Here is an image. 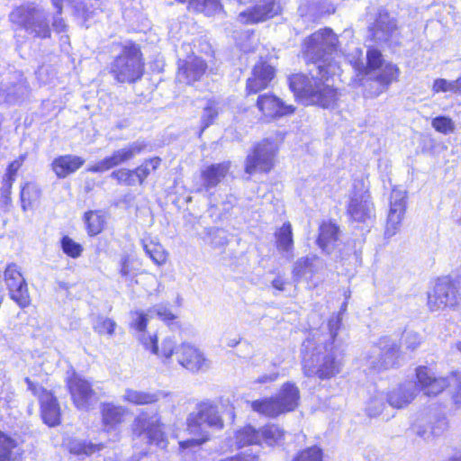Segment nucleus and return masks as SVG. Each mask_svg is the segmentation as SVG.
I'll return each mask as SVG.
<instances>
[{"mask_svg": "<svg viewBox=\"0 0 461 461\" xmlns=\"http://www.w3.org/2000/svg\"><path fill=\"white\" fill-rule=\"evenodd\" d=\"M16 180L2 176L0 186V200L3 203L8 204L11 202L13 185Z\"/></svg>", "mask_w": 461, "mask_h": 461, "instance_id": "obj_52", "label": "nucleus"}, {"mask_svg": "<svg viewBox=\"0 0 461 461\" xmlns=\"http://www.w3.org/2000/svg\"><path fill=\"white\" fill-rule=\"evenodd\" d=\"M176 351L175 342L171 339H165L160 347L158 345V353H154V355L160 358L168 359L173 354H176Z\"/></svg>", "mask_w": 461, "mask_h": 461, "instance_id": "obj_53", "label": "nucleus"}, {"mask_svg": "<svg viewBox=\"0 0 461 461\" xmlns=\"http://www.w3.org/2000/svg\"><path fill=\"white\" fill-rule=\"evenodd\" d=\"M250 408L260 416L277 418L283 415L274 395L263 397L250 402Z\"/></svg>", "mask_w": 461, "mask_h": 461, "instance_id": "obj_32", "label": "nucleus"}, {"mask_svg": "<svg viewBox=\"0 0 461 461\" xmlns=\"http://www.w3.org/2000/svg\"><path fill=\"white\" fill-rule=\"evenodd\" d=\"M52 26L57 33H62L67 31V25L61 17L54 19L52 22Z\"/></svg>", "mask_w": 461, "mask_h": 461, "instance_id": "obj_58", "label": "nucleus"}, {"mask_svg": "<svg viewBox=\"0 0 461 461\" xmlns=\"http://www.w3.org/2000/svg\"><path fill=\"white\" fill-rule=\"evenodd\" d=\"M147 146V143L144 141L132 142L128 147L114 150L110 156L90 166L87 170L94 174L108 171L132 160L137 155L143 153Z\"/></svg>", "mask_w": 461, "mask_h": 461, "instance_id": "obj_17", "label": "nucleus"}, {"mask_svg": "<svg viewBox=\"0 0 461 461\" xmlns=\"http://www.w3.org/2000/svg\"><path fill=\"white\" fill-rule=\"evenodd\" d=\"M60 248L63 253L71 258H79L84 251L83 246L68 235H64L60 239Z\"/></svg>", "mask_w": 461, "mask_h": 461, "instance_id": "obj_47", "label": "nucleus"}, {"mask_svg": "<svg viewBox=\"0 0 461 461\" xmlns=\"http://www.w3.org/2000/svg\"><path fill=\"white\" fill-rule=\"evenodd\" d=\"M454 389L449 398L452 406L461 409V370L453 369L446 376L437 375L428 366H418L414 372L415 388L428 398H437L451 385Z\"/></svg>", "mask_w": 461, "mask_h": 461, "instance_id": "obj_5", "label": "nucleus"}, {"mask_svg": "<svg viewBox=\"0 0 461 461\" xmlns=\"http://www.w3.org/2000/svg\"><path fill=\"white\" fill-rule=\"evenodd\" d=\"M255 107L264 122H272L295 113V106L287 104L282 98L273 92L258 94Z\"/></svg>", "mask_w": 461, "mask_h": 461, "instance_id": "obj_14", "label": "nucleus"}, {"mask_svg": "<svg viewBox=\"0 0 461 461\" xmlns=\"http://www.w3.org/2000/svg\"><path fill=\"white\" fill-rule=\"evenodd\" d=\"M432 92L434 94L439 93H452L461 95V74L452 81L445 78H437L433 81Z\"/></svg>", "mask_w": 461, "mask_h": 461, "instance_id": "obj_43", "label": "nucleus"}, {"mask_svg": "<svg viewBox=\"0 0 461 461\" xmlns=\"http://www.w3.org/2000/svg\"><path fill=\"white\" fill-rule=\"evenodd\" d=\"M34 36L40 39H49L51 36V30L46 20H35L32 29Z\"/></svg>", "mask_w": 461, "mask_h": 461, "instance_id": "obj_54", "label": "nucleus"}, {"mask_svg": "<svg viewBox=\"0 0 461 461\" xmlns=\"http://www.w3.org/2000/svg\"><path fill=\"white\" fill-rule=\"evenodd\" d=\"M41 188L32 183L26 182L21 186L20 191V202L23 211H26L28 208H32V205L40 199L41 197Z\"/></svg>", "mask_w": 461, "mask_h": 461, "instance_id": "obj_39", "label": "nucleus"}, {"mask_svg": "<svg viewBox=\"0 0 461 461\" xmlns=\"http://www.w3.org/2000/svg\"><path fill=\"white\" fill-rule=\"evenodd\" d=\"M140 342L145 349L149 350L152 354L158 353V337L156 335H142Z\"/></svg>", "mask_w": 461, "mask_h": 461, "instance_id": "obj_57", "label": "nucleus"}, {"mask_svg": "<svg viewBox=\"0 0 461 461\" xmlns=\"http://www.w3.org/2000/svg\"><path fill=\"white\" fill-rule=\"evenodd\" d=\"M260 441L276 447L285 441L286 431L278 423H266L259 429Z\"/></svg>", "mask_w": 461, "mask_h": 461, "instance_id": "obj_31", "label": "nucleus"}, {"mask_svg": "<svg viewBox=\"0 0 461 461\" xmlns=\"http://www.w3.org/2000/svg\"><path fill=\"white\" fill-rule=\"evenodd\" d=\"M447 461H461V455L451 456L448 458Z\"/></svg>", "mask_w": 461, "mask_h": 461, "instance_id": "obj_63", "label": "nucleus"}, {"mask_svg": "<svg viewBox=\"0 0 461 461\" xmlns=\"http://www.w3.org/2000/svg\"><path fill=\"white\" fill-rule=\"evenodd\" d=\"M416 398L415 392L403 384L390 390L386 393V401L390 406L395 409H402L411 403Z\"/></svg>", "mask_w": 461, "mask_h": 461, "instance_id": "obj_29", "label": "nucleus"}, {"mask_svg": "<svg viewBox=\"0 0 461 461\" xmlns=\"http://www.w3.org/2000/svg\"><path fill=\"white\" fill-rule=\"evenodd\" d=\"M449 428V421L446 416H439L431 427V433L439 436L447 431Z\"/></svg>", "mask_w": 461, "mask_h": 461, "instance_id": "obj_56", "label": "nucleus"}, {"mask_svg": "<svg viewBox=\"0 0 461 461\" xmlns=\"http://www.w3.org/2000/svg\"><path fill=\"white\" fill-rule=\"evenodd\" d=\"M276 247L277 249L285 252H293L294 250V236L292 225L289 221H285L275 233Z\"/></svg>", "mask_w": 461, "mask_h": 461, "instance_id": "obj_38", "label": "nucleus"}, {"mask_svg": "<svg viewBox=\"0 0 461 461\" xmlns=\"http://www.w3.org/2000/svg\"><path fill=\"white\" fill-rule=\"evenodd\" d=\"M334 74L330 63L317 66L316 75L294 73L288 77V86L294 99L306 105L321 109H334L338 106L341 90L333 84Z\"/></svg>", "mask_w": 461, "mask_h": 461, "instance_id": "obj_1", "label": "nucleus"}, {"mask_svg": "<svg viewBox=\"0 0 461 461\" xmlns=\"http://www.w3.org/2000/svg\"><path fill=\"white\" fill-rule=\"evenodd\" d=\"M27 389L38 399L41 418L44 424L52 428L61 424L62 412L58 398L51 390H48L41 384L29 377L24 378Z\"/></svg>", "mask_w": 461, "mask_h": 461, "instance_id": "obj_9", "label": "nucleus"}, {"mask_svg": "<svg viewBox=\"0 0 461 461\" xmlns=\"http://www.w3.org/2000/svg\"><path fill=\"white\" fill-rule=\"evenodd\" d=\"M231 167L230 161L210 164L200 172L203 188L208 191L216 187L229 174Z\"/></svg>", "mask_w": 461, "mask_h": 461, "instance_id": "obj_25", "label": "nucleus"}, {"mask_svg": "<svg viewBox=\"0 0 461 461\" xmlns=\"http://www.w3.org/2000/svg\"><path fill=\"white\" fill-rule=\"evenodd\" d=\"M163 428L164 424L159 414H149L142 411L133 420L131 429L137 438L145 435L149 443H159L165 438Z\"/></svg>", "mask_w": 461, "mask_h": 461, "instance_id": "obj_18", "label": "nucleus"}, {"mask_svg": "<svg viewBox=\"0 0 461 461\" xmlns=\"http://www.w3.org/2000/svg\"><path fill=\"white\" fill-rule=\"evenodd\" d=\"M219 104V102L213 98L207 100L206 104L203 108L201 116L199 137L203 135L206 129L216 122L221 112Z\"/></svg>", "mask_w": 461, "mask_h": 461, "instance_id": "obj_35", "label": "nucleus"}, {"mask_svg": "<svg viewBox=\"0 0 461 461\" xmlns=\"http://www.w3.org/2000/svg\"><path fill=\"white\" fill-rule=\"evenodd\" d=\"M117 323L113 318L99 315L96 318L94 330L100 336L113 337L115 335Z\"/></svg>", "mask_w": 461, "mask_h": 461, "instance_id": "obj_46", "label": "nucleus"}, {"mask_svg": "<svg viewBox=\"0 0 461 461\" xmlns=\"http://www.w3.org/2000/svg\"><path fill=\"white\" fill-rule=\"evenodd\" d=\"M278 151L277 144L269 138L256 142L246 156L244 172L249 176L269 174L276 167Z\"/></svg>", "mask_w": 461, "mask_h": 461, "instance_id": "obj_8", "label": "nucleus"}, {"mask_svg": "<svg viewBox=\"0 0 461 461\" xmlns=\"http://www.w3.org/2000/svg\"><path fill=\"white\" fill-rule=\"evenodd\" d=\"M336 12V6L332 5L328 11L327 14H333Z\"/></svg>", "mask_w": 461, "mask_h": 461, "instance_id": "obj_64", "label": "nucleus"}, {"mask_svg": "<svg viewBox=\"0 0 461 461\" xmlns=\"http://www.w3.org/2000/svg\"><path fill=\"white\" fill-rule=\"evenodd\" d=\"M328 326L330 331L332 332V339H334L337 336V331L340 327V320L339 319H330L328 321Z\"/></svg>", "mask_w": 461, "mask_h": 461, "instance_id": "obj_61", "label": "nucleus"}, {"mask_svg": "<svg viewBox=\"0 0 461 461\" xmlns=\"http://www.w3.org/2000/svg\"><path fill=\"white\" fill-rule=\"evenodd\" d=\"M286 284L287 282L281 276H277L271 282L272 286L279 292L285 291Z\"/></svg>", "mask_w": 461, "mask_h": 461, "instance_id": "obj_59", "label": "nucleus"}, {"mask_svg": "<svg viewBox=\"0 0 461 461\" xmlns=\"http://www.w3.org/2000/svg\"><path fill=\"white\" fill-rule=\"evenodd\" d=\"M220 461H258V456L256 455H252L249 458H247L243 455L239 454L233 456L221 459Z\"/></svg>", "mask_w": 461, "mask_h": 461, "instance_id": "obj_60", "label": "nucleus"}, {"mask_svg": "<svg viewBox=\"0 0 461 461\" xmlns=\"http://www.w3.org/2000/svg\"><path fill=\"white\" fill-rule=\"evenodd\" d=\"M4 280L11 300L22 309L31 305L32 299L28 285L17 264L10 263L5 267Z\"/></svg>", "mask_w": 461, "mask_h": 461, "instance_id": "obj_16", "label": "nucleus"}, {"mask_svg": "<svg viewBox=\"0 0 461 461\" xmlns=\"http://www.w3.org/2000/svg\"><path fill=\"white\" fill-rule=\"evenodd\" d=\"M65 384L70 401L77 410L88 411L97 400L93 383L75 370L68 373Z\"/></svg>", "mask_w": 461, "mask_h": 461, "instance_id": "obj_11", "label": "nucleus"}, {"mask_svg": "<svg viewBox=\"0 0 461 461\" xmlns=\"http://www.w3.org/2000/svg\"><path fill=\"white\" fill-rule=\"evenodd\" d=\"M337 41L338 37L330 27L321 28L307 36L302 44V53L306 65L324 61L327 50Z\"/></svg>", "mask_w": 461, "mask_h": 461, "instance_id": "obj_10", "label": "nucleus"}, {"mask_svg": "<svg viewBox=\"0 0 461 461\" xmlns=\"http://www.w3.org/2000/svg\"><path fill=\"white\" fill-rule=\"evenodd\" d=\"M162 159L158 156H153L144 159L134 168L119 167L111 173V178L118 185L131 187L136 185H142L152 172L161 166Z\"/></svg>", "mask_w": 461, "mask_h": 461, "instance_id": "obj_13", "label": "nucleus"}, {"mask_svg": "<svg viewBox=\"0 0 461 461\" xmlns=\"http://www.w3.org/2000/svg\"><path fill=\"white\" fill-rule=\"evenodd\" d=\"M317 257H303L298 258L293 266L292 276L294 282H300L302 278L308 273L312 276L315 275L317 270L313 265Z\"/></svg>", "mask_w": 461, "mask_h": 461, "instance_id": "obj_40", "label": "nucleus"}, {"mask_svg": "<svg viewBox=\"0 0 461 461\" xmlns=\"http://www.w3.org/2000/svg\"><path fill=\"white\" fill-rule=\"evenodd\" d=\"M324 452L319 445H313L299 450L292 461H323Z\"/></svg>", "mask_w": 461, "mask_h": 461, "instance_id": "obj_45", "label": "nucleus"}, {"mask_svg": "<svg viewBox=\"0 0 461 461\" xmlns=\"http://www.w3.org/2000/svg\"><path fill=\"white\" fill-rule=\"evenodd\" d=\"M283 414L292 412L300 404L301 393L299 387L293 382L284 383L277 394L274 395Z\"/></svg>", "mask_w": 461, "mask_h": 461, "instance_id": "obj_21", "label": "nucleus"}, {"mask_svg": "<svg viewBox=\"0 0 461 461\" xmlns=\"http://www.w3.org/2000/svg\"><path fill=\"white\" fill-rule=\"evenodd\" d=\"M431 125L434 130L442 134L451 133L455 129L454 122L450 117L439 115L432 119Z\"/></svg>", "mask_w": 461, "mask_h": 461, "instance_id": "obj_50", "label": "nucleus"}, {"mask_svg": "<svg viewBox=\"0 0 461 461\" xmlns=\"http://www.w3.org/2000/svg\"><path fill=\"white\" fill-rule=\"evenodd\" d=\"M340 228L335 220H323L318 228L316 238L317 246L325 252L330 253L331 247H334L339 240Z\"/></svg>", "mask_w": 461, "mask_h": 461, "instance_id": "obj_24", "label": "nucleus"}, {"mask_svg": "<svg viewBox=\"0 0 461 461\" xmlns=\"http://www.w3.org/2000/svg\"><path fill=\"white\" fill-rule=\"evenodd\" d=\"M85 158L80 156L59 155L52 160L50 168L58 178L63 179L75 174L85 165Z\"/></svg>", "mask_w": 461, "mask_h": 461, "instance_id": "obj_22", "label": "nucleus"}, {"mask_svg": "<svg viewBox=\"0 0 461 461\" xmlns=\"http://www.w3.org/2000/svg\"><path fill=\"white\" fill-rule=\"evenodd\" d=\"M343 361L332 348L316 346L312 353H304L302 360L303 373L307 377L321 381L331 380L343 370Z\"/></svg>", "mask_w": 461, "mask_h": 461, "instance_id": "obj_6", "label": "nucleus"}, {"mask_svg": "<svg viewBox=\"0 0 461 461\" xmlns=\"http://www.w3.org/2000/svg\"><path fill=\"white\" fill-rule=\"evenodd\" d=\"M120 51L108 67V73L117 84L135 85L141 81L146 74V59L142 47L129 40L118 44Z\"/></svg>", "mask_w": 461, "mask_h": 461, "instance_id": "obj_4", "label": "nucleus"}, {"mask_svg": "<svg viewBox=\"0 0 461 461\" xmlns=\"http://www.w3.org/2000/svg\"><path fill=\"white\" fill-rule=\"evenodd\" d=\"M400 359V347L393 343L387 348L382 349L378 361L373 366V368L381 373L393 368H397Z\"/></svg>", "mask_w": 461, "mask_h": 461, "instance_id": "obj_30", "label": "nucleus"}, {"mask_svg": "<svg viewBox=\"0 0 461 461\" xmlns=\"http://www.w3.org/2000/svg\"><path fill=\"white\" fill-rule=\"evenodd\" d=\"M176 80L187 86H194L196 83L212 74V68L202 57L190 53L184 59L176 60Z\"/></svg>", "mask_w": 461, "mask_h": 461, "instance_id": "obj_12", "label": "nucleus"}, {"mask_svg": "<svg viewBox=\"0 0 461 461\" xmlns=\"http://www.w3.org/2000/svg\"><path fill=\"white\" fill-rule=\"evenodd\" d=\"M108 215L104 210H87L82 215L85 230L88 237L94 238L104 231Z\"/></svg>", "mask_w": 461, "mask_h": 461, "instance_id": "obj_26", "label": "nucleus"}, {"mask_svg": "<svg viewBox=\"0 0 461 461\" xmlns=\"http://www.w3.org/2000/svg\"><path fill=\"white\" fill-rule=\"evenodd\" d=\"M16 446L14 438L0 430V461H14L13 449Z\"/></svg>", "mask_w": 461, "mask_h": 461, "instance_id": "obj_48", "label": "nucleus"}, {"mask_svg": "<svg viewBox=\"0 0 461 461\" xmlns=\"http://www.w3.org/2000/svg\"><path fill=\"white\" fill-rule=\"evenodd\" d=\"M276 77V68L266 58H259L245 81V95L251 96L268 89Z\"/></svg>", "mask_w": 461, "mask_h": 461, "instance_id": "obj_15", "label": "nucleus"}, {"mask_svg": "<svg viewBox=\"0 0 461 461\" xmlns=\"http://www.w3.org/2000/svg\"><path fill=\"white\" fill-rule=\"evenodd\" d=\"M203 425L215 430L223 429L225 425L219 404L209 399L199 402L195 406V411L188 414L185 429L189 435L194 438L180 441V450L200 447L211 439V436Z\"/></svg>", "mask_w": 461, "mask_h": 461, "instance_id": "obj_3", "label": "nucleus"}, {"mask_svg": "<svg viewBox=\"0 0 461 461\" xmlns=\"http://www.w3.org/2000/svg\"><path fill=\"white\" fill-rule=\"evenodd\" d=\"M37 13L35 7L19 5L10 13L9 21L18 29L30 31L33 27Z\"/></svg>", "mask_w": 461, "mask_h": 461, "instance_id": "obj_28", "label": "nucleus"}, {"mask_svg": "<svg viewBox=\"0 0 461 461\" xmlns=\"http://www.w3.org/2000/svg\"><path fill=\"white\" fill-rule=\"evenodd\" d=\"M131 316L130 328L138 332L146 331L149 321L148 313L142 310H136L131 312Z\"/></svg>", "mask_w": 461, "mask_h": 461, "instance_id": "obj_49", "label": "nucleus"}, {"mask_svg": "<svg viewBox=\"0 0 461 461\" xmlns=\"http://www.w3.org/2000/svg\"><path fill=\"white\" fill-rule=\"evenodd\" d=\"M141 267L142 262L140 259L126 255L121 259L119 273L125 278L132 279L144 273L141 270Z\"/></svg>", "mask_w": 461, "mask_h": 461, "instance_id": "obj_41", "label": "nucleus"}, {"mask_svg": "<svg viewBox=\"0 0 461 461\" xmlns=\"http://www.w3.org/2000/svg\"><path fill=\"white\" fill-rule=\"evenodd\" d=\"M397 30V26L395 24H388V31L390 33L395 32Z\"/></svg>", "mask_w": 461, "mask_h": 461, "instance_id": "obj_62", "label": "nucleus"}, {"mask_svg": "<svg viewBox=\"0 0 461 461\" xmlns=\"http://www.w3.org/2000/svg\"><path fill=\"white\" fill-rule=\"evenodd\" d=\"M129 411L122 405L113 402H104L100 404V417L103 429L109 432L120 428L126 420Z\"/></svg>", "mask_w": 461, "mask_h": 461, "instance_id": "obj_20", "label": "nucleus"}, {"mask_svg": "<svg viewBox=\"0 0 461 461\" xmlns=\"http://www.w3.org/2000/svg\"><path fill=\"white\" fill-rule=\"evenodd\" d=\"M176 356L179 365L191 372L199 371L205 363L203 354L187 343H182L176 348Z\"/></svg>", "mask_w": 461, "mask_h": 461, "instance_id": "obj_23", "label": "nucleus"}, {"mask_svg": "<svg viewBox=\"0 0 461 461\" xmlns=\"http://www.w3.org/2000/svg\"><path fill=\"white\" fill-rule=\"evenodd\" d=\"M104 447L103 443L94 444L91 441H75L70 444V452L77 456H91Z\"/></svg>", "mask_w": 461, "mask_h": 461, "instance_id": "obj_44", "label": "nucleus"}, {"mask_svg": "<svg viewBox=\"0 0 461 461\" xmlns=\"http://www.w3.org/2000/svg\"><path fill=\"white\" fill-rule=\"evenodd\" d=\"M401 69L396 63L385 60L382 51L371 47L366 50V66L356 71L355 87L362 89L367 98H376L400 81Z\"/></svg>", "mask_w": 461, "mask_h": 461, "instance_id": "obj_2", "label": "nucleus"}, {"mask_svg": "<svg viewBox=\"0 0 461 461\" xmlns=\"http://www.w3.org/2000/svg\"><path fill=\"white\" fill-rule=\"evenodd\" d=\"M235 440L238 448L260 445L259 429H257L250 424L245 425L236 431Z\"/></svg>", "mask_w": 461, "mask_h": 461, "instance_id": "obj_36", "label": "nucleus"}, {"mask_svg": "<svg viewBox=\"0 0 461 461\" xmlns=\"http://www.w3.org/2000/svg\"><path fill=\"white\" fill-rule=\"evenodd\" d=\"M460 281L451 276L434 278L427 293V307L430 312L456 310L461 305Z\"/></svg>", "mask_w": 461, "mask_h": 461, "instance_id": "obj_7", "label": "nucleus"}, {"mask_svg": "<svg viewBox=\"0 0 461 461\" xmlns=\"http://www.w3.org/2000/svg\"><path fill=\"white\" fill-rule=\"evenodd\" d=\"M156 314L162 321L167 324L172 323L176 319V315L172 312L170 308L166 305H159L156 309Z\"/></svg>", "mask_w": 461, "mask_h": 461, "instance_id": "obj_55", "label": "nucleus"}, {"mask_svg": "<svg viewBox=\"0 0 461 461\" xmlns=\"http://www.w3.org/2000/svg\"><path fill=\"white\" fill-rule=\"evenodd\" d=\"M405 212L406 201L404 197L401 196L391 201L385 227L388 234L393 235L397 232Z\"/></svg>", "mask_w": 461, "mask_h": 461, "instance_id": "obj_27", "label": "nucleus"}, {"mask_svg": "<svg viewBox=\"0 0 461 461\" xmlns=\"http://www.w3.org/2000/svg\"><path fill=\"white\" fill-rule=\"evenodd\" d=\"M28 154L23 153L10 161L5 168L3 176L16 180L19 170L23 167L25 160L27 159Z\"/></svg>", "mask_w": 461, "mask_h": 461, "instance_id": "obj_51", "label": "nucleus"}, {"mask_svg": "<svg viewBox=\"0 0 461 461\" xmlns=\"http://www.w3.org/2000/svg\"><path fill=\"white\" fill-rule=\"evenodd\" d=\"M347 214L355 222H366L371 218V208L361 197L351 198L347 206Z\"/></svg>", "mask_w": 461, "mask_h": 461, "instance_id": "obj_34", "label": "nucleus"}, {"mask_svg": "<svg viewBox=\"0 0 461 461\" xmlns=\"http://www.w3.org/2000/svg\"><path fill=\"white\" fill-rule=\"evenodd\" d=\"M143 249L157 266H163L168 261V252L160 243L151 239H147L143 240Z\"/></svg>", "mask_w": 461, "mask_h": 461, "instance_id": "obj_37", "label": "nucleus"}, {"mask_svg": "<svg viewBox=\"0 0 461 461\" xmlns=\"http://www.w3.org/2000/svg\"><path fill=\"white\" fill-rule=\"evenodd\" d=\"M279 0H259V2L239 14L243 25L257 24L270 20L281 13Z\"/></svg>", "mask_w": 461, "mask_h": 461, "instance_id": "obj_19", "label": "nucleus"}, {"mask_svg": "<svg viewBox=\"0 0 461 461\" xmlns=\"http://www.w3.org/2000/svg\"><path fill=\"white\" fill-rule=\"evenodd\" d=\"M123 401L132 405H149L158 402V396L155 393L127 389L123 395Z\"/></svg>", "mask_w": 461, "mask_h": 461, "instance_id": "obj_42", "label": "nucleus"}, {"mask_svg": "<svg viewBox=\"0 0 461 461\" xmlns=\"http://www.w3.org/2000/svg\"><path fill=\"white\" fill-rule=\"evenodd\" d=\"M178 4L186 5L189 11L211 16L221 9L220 0H175Z\"/></svg>", "mask_w": 461, "mask_h": 461, "instance_id": "obj_33", "label": "nucleus"}]
</instances>
